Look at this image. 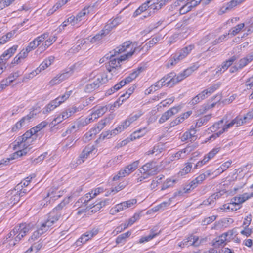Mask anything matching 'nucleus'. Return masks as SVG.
<instances>
[{"label":"nucleus","instance_id":"864d4df0","mask_svg":"<svg viewBox=\"0 0 253 253\" xmlns=\"http://www.w3.org/2000/svg\"><path fill=\"white\" fill-rule=\"evenodd\" d=\"M105 36V35L102 34V31H101L99 33L97 34L91 38L90 42L92 43H95L96 42H98Z\"/></svg>","mask_w":253,"mask_h":253},{"label":"nucleus","instance_id":"c756f323","mask_svg":"<svg viewBox=\"0 0 253 253\" xmlns=\"http://www.w3.org/2000/svg\"><path fill=\"white\" fill-rule=\"evenodd\" d=\"M131 235V232L127 231L126 233H123L119 235L116 239V242L117 244L125 242L126 239Z\"/></svg>","mask_w":253,"mask_h":253},{"label":"nucleus","instance_id":"4468645a","mask_svg":"<svg viewBox=\"0 0 253 253\" xmlns=\"http://www.w3.org/2000/svg\"><path fill=\"white\" fill-rule=\"evenodd\" d=\"M98 231L97 229H93L92 230L86 232L77 241V244H79L80 242L83 244L85 243L93 236L96 235L98 233Z\"/></svg>","mask_w":253,"mask_h":253},{"label":"nucleus","instance_id":"aec40b11","mask_svg":"<svg viewBox=\"0 0 253 253\" xmlns=\"http://www.w3.org/2000/svg\"><path fill=\"white\" fill-rule=\"evenodd\" d=\"M243 0H232L229 2L227 3L225 6H222L221 10L224 13L226 11L231 9L233 7L241 3Z\"/></svg>","mask_w":253,"mask_h":253},{"label":"nucleus","instance_id":"412c9836","mask_svg":"<svg viewBox=\"0 0 253 253\" xmlns=\"http://www.w3.org/2000/svg\"><path fill=\"white\" fill-rule=\"evenodd\" d=\"M154 0H149L146 2L142 4L134 12L133 16L136 17L140 14L142 12L145 11L148 8L150 7L149 4Z\"/></svg>","mask_w":253,"mask_h":253},{"label":"nucleus","instance_id":"b1692460","mask_svg":"<svg viewBox=\"0 0 253 253\" xmlns=\"http://www.w3.org/2000/svg\"><path fill=\"white\" fill-rule=\"evenodd\" d=\"M166 84H160V81H159L155 83V84L151 86H150L148 89L145 90L146 94H149L151 92H155L159 89L161 88L163 85Z\"/></svg>","mask_w":253,"mask_h":253},{"label":"nucleus","instance_id":"9b49d317","mask_svg":"<svg viewBox=\"0 0 253 253\" xmlns=\"http://www.w3.org/2000/svg\"><path fill=\"white\" fill-rule=\"evenodd\" d=\"M180 107L179 106L174 107L167 111L165 112L161 116L159 120L160 124L163 123L167 121L170 117L178 112Z\"/></svg>","mask_w":253,"mask_h":253},{"label":"nucleus","instance_id":"cd10ccee","mask_svg":"<svg viewBox=\"0 0 253 253\" xmlns=\"http://www.w3.org/2000/svg\"><path fill=\"white\" fill-rule=\"evenodd\" d=\"M91 152L92 151L90 150V148L88 147H85L80 155L79 159L78 160L77 163L78 164H81L82 162H84V159L87 158L88 155L90 153H91Z\"/></svg>","mask_w":253,"mask_h":253},{"label":"nucleus","instance_id":"8fccbe9b","mask_svg":"<svg viewBox=\"0 0 253 253\" xmlns=\"http://www.w3.org/2000/svg\"><path fill=\"white\" fill-rule=\"evenodd\" d=\"M192 164L191 163H187L186 166L182 169V171L180 172L181 175L186 174L189 172L192 169Z\"/></svg>","mask_w":253,"mask_h":253},{"label":"nucleus","instance_id":"c03bdc74","mask_svg":"<svg viewBox=\"0 0 253 253\" xmlns=\"http://www.w3.org/2000/svg\"><path fill=\"white\" fill-rule=\"evenodd\" d=\"M23 196V195H20L16 192L14 195L12 196L10 199V203L13 205L15 204L20 201V198Z\"/></svg>","mask_w":253,"mask_h":253},{"label":"nucleus","instance_id":"5fc2aeb1","mask_svg":"<svg viewBox=\"0 0 253 253\" xmlns=\"http://www.w3.org/2000/svg\"><path fill=\"white\" fill-rule=\"evenodd\" d=\"M175 76V73L171 72L169 74H167L163 78H162L160 81V84H163L166 82L167 81H169L170 79H173V77Z\"/></svg>","mask_w":253,"mask_h":253},{"label":"nucleus","instance_id":"680f3d73","mask_svg":"<svg viewBox=\"0 0 253 253\" xmlns=\"http://www.w3.org/2000/svg\"><path fill=\"white\" fill-rule=\"evenodd\" d=\"M237 197L238 198V200L241 204L251 197V196H250V195H249L248 193H244L241 195L237 196Z\"/></svg>","mask_w":253,"mask_h":253},{"label":"nucleus","instance_id":"a18cd8bd","mask_svg":"<svg viewBox=\"0 0 253 253\" xmlns=\"http://www.w3.org/2000/svg\"><path fill=\"white\" fill-rule=\"evenodd\" d=\"M113 26H112L111 23H110V22L108 21L107 24L105 26L104 28H103V29H102L101 30L102 31V34L104 35H107L108 34H109V33L110 32V31H111V30L113 28Z\"/></svg>","mask_w":253,"mask_h":253},{"label":"nucleus","instance_id":"bb28decb","mask_svg":"<svg viewBox=\"0 0 253 253\" xmlns=\"http://www.w3.org/2000/svg\"><path fill=\"white\" fill-rule=\"evenodd\" d=\"M17 48L18 45H14L4 51L2 54V56L7 57V58H5V60H7L9 58H10L17 50Z\"/></svg>","mask_w":253,"mask_h":253},{"label":"nucleus","instance_id":"bf43d9fd","mask_svg":"<svg viewBox=\"0 0 253 253\" xmlns=\"http://www.w3.org/2000/svg\"><path fill=\"white\" fill-rule=\"evenodd\" d=\"M15 0H1L0 2L1 5L0 8L2 9L3 8L9 6Z\"/></svg>","mask_w":253,"mask_h":253},{"label":"nucleus","instance_id":"6ab92c4d","mask_svg":"<svg viewBox=\"0 0 253 253\" xmlns=\"http://www.w3.org/2000/svg\"><path fill=\"white\" fill-rule=\"evenodd\" d=\"M132 123L130 120L128 118L126 120L124 121L121 125L118 126L116 128L113 129V133L114 134H117L119 132H121L125 128L127 127Z\"/></svg>","mask_w":253,"mask_h":253},{"label":"nucleus","instance_id":"0e129e2a","mask_svg":"<svg viewBox=\"0 0 253 253\" xmlns=\"http://www.w3.org/2000/svg\"><path fill=\"white\" fill-rule=\"evenodd\" d=\"M65 3V2H64L63 0L61 2L57 3L55 5H54L52 9L49 10V12L51 14L53 13L54 12L60 8Z\"/></svg>","mask_w":253,"mask_h":253},{"label":"nucleus","instance_id":"f704fd0d","mask_svg":"<svg viewBox=\"0 0 253 253\" xmlns=\"http://www.w3.org/2000/svg\"><path fill=\"white\" fill-rule=\"evenodd\" d=\"M224 123V119H222L218 122L214 123L210 127V129L211 132H215L219 129L222 126Z\"/></svg>","mask_w":253,"mask_h":253},{"label":"nucleus","instance_id":"c9c22d12","mask_svg":"<svg viewBox=\"0 0 253 253\" xmlns=\"http://www.w3.org/2000/svg\"><path fill=\"white\" fill-rule=\"evenodd\" d=\"M227 240H228V238L222 237V235H221L218 238L216 239L215 241L213 243L212 245L215 247H219L224 243L225 241Z\"/></svg>","mask_w":253,"mask_h":253},{"label":"nucleus","instance_id":"e2e57ef3","mask_svg":"<svg viewBox=\"0 0 253 253\" xmlns=\"http://www.w3.org/2000/svg\"><path fill=\"white\" fill-rule=\"evenodd\" d=\"M210 159H209V156L206 155L204 158L202 160L199 161L194 167V169H197L198 167H201L202 165L205 164L206 162H207Z\"/></svg>","mask_w":253,"mask_h":253},{"label":"nucleus","instance_id":"3c124183","mask_svg":"<svg viewBox=\"0 0 253 253\" xmlns=\"http://www.w3.org/2000/svg\"><path fill=\"white\" fill-rule=\"evenodd\" d=\"M134 90V87L129 88L126 92V93H123L121 95V97H125V98H123L122 99V102L126 100V99L129 97L130 95L132 93L133 90Z\"/></svg>","mask_w":253,"mask_h":253},{"label":"nucleus","instance_id":"a878e982","mask_svg":"<svg viewBox=\"0 0 253 253\" xmlns=\"http://www.w3.org/2000/svg\"><path fill=\"white\" fill-rule=\"evenodd\" d=\"M222 195V193H221V191L216 192L210 196L206 200L204 201L203 204L205 205H211L212 202H213L214 199H218Z\"/></svg>","mask_w":253,"mask_h":253},{"label":"nucleus","instance_id":"37998d69","mask_svg":"<svg viewBox=\"0 0 253 253\" xmlns=\"http://www.w3.org/2000/svg\"><path fill=\"white\" fill-rule=\"evenodd\" d=\"M111 119L110 118H105V119L101 120L97 125L96 128L100 131H101L104 127L105 126L106 124L109 122Z\"/></svg>","mask_w":253,"mask_h":253},{"label":"nucleus","instance_id":"1a4fd4ad","mask_svg":"<svg viewBox=\"0 0 253 253\" xmlns=\"http://www.w3.org/2000/svg\"><path fill=\"white\" fill-rule=\"evenodd\" d=\"M35 109L31 111L29 114L26 116L23 117L20 121H19L13 127L12 130L16 131L17 129H20L22 126L27 123H29L30 120L36 115L37 113H35Z\"/></svg>","mask_w":253,"mask_h":253},{"label":"nucleus","instance_id":"423d86ee","mask_svg":"<svg viewBox=\"0 0 253 253\" xmlns=\"http://www.w3.org/2000/svg\"><path fill=\"white\" fill-rule=\"evenodd\" d=\"M206 240L204 238H199L193 235H191L188 237L184 239L179 243V246L181 248H184L185 246H193L194 247H198L201 243L205 242Z\"/></svg>","mask_w":253,"mask_h":253},{"label":"nucleus","instance_id":"20e7f679","mask_svg":"<svg viewBox=\"0 0 253 253\" xmlns=\"http://www.w3.org/2000/svg\"><path fill=\"white\" fill-rule=\"evenodd\" d=\"M23 148L22 150L17 151L13 153L10 156L9 158L3 159L0 161V168L4 166L8 165L10 164V161L17 159L19 157L25 155L29 152L31 148H29L27 146L26 144H24L23 146Z\"/></svg>","mask_w":253,"mask_h":253},{"label":"nucleus","instance_id":"393cba45","mask_svg":"<svg viewBox=\"0 0 253 253\" xmlns=\"http://www.w3.org/2000/svg\"><path fill=\"white\" fill-rule=\"evenodd\" d=\"M211 117V114H208L198 119L195 124L196 127H199L201 126L206 124Z\"/></svg>","mask_w":253,"mask_h":253},{"label":"nucleus","instance_id":"39448f33","mask_svg":"<svg viewBox=\"0 0 253 253\" xmlns=\"http://www.w3.org/2000/svg\"><path fill=\"white\" fill-rule=\"evenodd\" d=\"M108 81L107 76L104 74L98 77L93 83L87 84L85 86L84 91L85 92H91Z\"/></svg>","mask_w":253,"mask_h":253},{"label":"nucleus","instance_id":"ea45409f","mask_svg":"<svg viewBox=\"0 0 253 253\" xmlns=\"http://www.w3.org/2000/svg\"><path fill=\"white\" fill-rule=\"evenodd\" d=\"M22 182H20L19 184H17L15 188V190H17V192L18 194H20V195H24V194L26 193L27 192L30 191V189H23V185H22Z\"/></svg>","mask_w":253,"mask_h":253},{"label":"nucleus","instance_id":"f3484780","mask_svg":"<svg viewBox=\"0 0 253 253\" xmlns=\"http://www.w3.org/2000/svg\"><path fill=\"white\" fill-rule=\"evenodd\" d=\"M72 91L70 90L69 91H67L64 94L62 95L61 96H59L56 98L55 99L51 101V102L53 105H56V107L59 106L62 102H64L67 98L69 97L71 95Z\"/></svg>","mask_w":253,"mask_h":253},{"label":"nucleus","instance_id":"4be33fe9","mask_svg":"<svg viewBox=\"0 0 253 253\" xmlns=\"http://www.w3.org/2000/svg\"><path fill=\"white\" fill-rule=\"evenodd\" d=\"M156 230L152 229L151 230L150 234L147 236L142 237L138 242L139 243L141 244L143 243L144 242H148L150 240H151L152 239H153L154 237H155L157 235H159L160 233V231H159L158 233H156Z\"/></svg>","mask_w":253,"mask_h":253},{"label":"nucleus","instance_id":"69168bd1","mask_svg":"<svg viewBox=\"0 0 253 253\" xmlns=\"http://www.w3.org/2000/svg\"><path fill=\"white\" fill-rule=\"evenodd\" d=\"M197 69V67H195V66L191 67L190 68H188L186 69H185L183 72V74L185 76V78L187 77L189 75H190L192 73Z\"/></svg>","mask_w":253,"mask_h":253},{"label":"nucleus","instance_id":"f257e3e1","mask_svg":"<svg viewBox=\"0 0 253 253\" xmlns=\"http://www.w3.org/2000/svg\"><path fill=\"white\" fill-rule=\"evenodd\" d=\"M194 44H190L181 49L169 60L168 66L169 67V65L173 66L180 60L184 59L194 48Z\"/></svg>","mask_w":253,"mask_h":253},{"label":"nucleus","instance_id":"f8f14e48","mask_svg":"<svg viewBox=\"0 0 253 253\" xmlns=\"http://www.w3.org/2000/svg\"><path fill=\"white\" fill-rule=\"evenodd\" d=\"M237 59L238 57L236 56H233L228 60L224 61L221 64V66H219L218 68L216 69L217 70L216 71V74H221L225 71Z\"/></svg>","mask_w":253,"mask_h":253},{"label":"nucleus","instance_id":"6e6552de","mask_svg":"<svg viewBox=\"0 0 253 253\" xmlns=\"http://www.w3.org/2000/svg\"><path fill=\"white\" fill-rule=\"evenodd\" d=\"M54 57L53 56H50L47 59H45L40 65L38 68H37L35 71H33L32 72H31L28 75L29 77L28 78H32L34 76H36L40 72H41L42 70H44V69L47 68L52 63V62L54 61Z\"/></svg>","mask_w":253,"mask_h":253},{"label":"nucleus","instance_id":"49530a36","mask_svg":"<svg viewBox=\"0 0 253 253\" xmlns=\"http://www.w3.org/2000/svg\"><path fill=\"white\" fill-rule=\"evenodd\" d=\"M38 45L39 43H37L36 42V40H34L29 43V45L26 47L25 49L29 52L31 50L36 48Z\"/></svg>","mask_w":253,"mask_h":253},{"label":"nucleus","instance_id":"774afa93","mask_svg":"<svg viewBox=\"0 0 253 253\" xmlns=\"http://www.w3.org/2000/svg\"><path fill=\"white\" fill-rule=\"evenodd\" d=\"M123 202L125 204V207L126 208L131 207L132 205L136 204L137 200L136 199H132Z\"/></svg>","mask_w":253,"mask_h":253},{"label":"nucleus","instance_id":"473e14b6","mask_svg":"<svg viewBox=\"0 0 253 253\" xmlns=\"http://www.w3.org/2000/svg\"><path fill=\"white\" fill-rule=\"evenodd\" d=\"M245 25L244 23H240L237 25L236 26L233 27L232 28L230 32V33H229L228 35L229 34H232L233 36H235L237 34H238L244 27Z\"/></svg>","mask_w":253,"mask_h":253},{"label":"nucleus","instance_id":"338daca9","mask_svg":"<svg viewBox=\"0 0 253 253\" xmlns=\"http://www.w3.org/2000/svg\"><path fill=\"white\" fill-rule=\"evenodd\" d=\"M160 40L159 37H154L148 43H146L145 46H147V48L150 47L151 46H153L156 43H157Z\"/></svg>","mask_w":253,"mask_h":253},{"label":"nucleus","instance_id":"6e6d98bb","mask_svg":"<svg viewBox=\"0 0 253 253\" xmlns=\"http://www.w3.org/2000/svg\"><path fill=\"white\" fill-rule=\"evenodd\" d=\"M88 207H89L90 209H93L92 211L96 212L102 207V206H101L99 203L97 201L92 205H90Z\"/></svg>","mask_w":253,"mask_h":253},{"label":"nucleus","instance_id":"09e8293b","mask_svg":"<svg viewBox=\"0 0 253 253\" xmlns=\"http://www.w3.org/2000/svg\"><path fill=\"white\" fill-rule=\"evenodd\" d=\"M91 196L92 195V194H90V192L87 193L85 195V197L80 198L78 202H80L83 204H85V205H86L87 203L91 199L93 198Z\"/></svg>","mask_w":253,"mask_h":253},{"label":"nucleus","instance_id":"a19ab883","mask_svg":"<svg viewBox=\"0 0 253 253\" xmlns=\"http://www.w3.org/2000/svg\"><path fill=\"white\" fill-rule=\"evenodd\" d=\"M253 118V108L248 112L243 118H241V120L243 122V124L247 123L249 120L252 119Z\"/></svg>","mask_w":253,"mask_h":253},{"label":"nucleus","instance_id":"0eeeda50","mask_svg":"<svg viewBox=\"0 0 253 253\" xmlns=\"http://www.w3.org/2000/svg\"><path fill=\"white\" fill-rule=\"evenodd\" d=\"M108 108L106 106H99L94 111H92L90 116L85 120V124L90 123L91 122L102 116L107 111Z\"/></svg>","mask_w":253,"mask_h":253},{"label":"nucleus","instance_id":"2f4dec72","mask_svg":"<svg viewBox=\"0 0 253 253\" xmlns=\"http://www.w3.org/2000/svg\"><path fill=\"white\" fill-rule=\"evenodd\" d=\"M220 85L221 83L219 82L212 84L211 86L205 90L208 93V95H210L213 93L216 90H217L220 86Z\"/></svg>","mask_w":253,"mask_h":253},{"label":"nucleus","instance_id":"de8ad7c7","mask_svg":"<svg viewBox=\"0 0 253 253\" xmlns=\"http://www.w3.org/2000/svg\"><path fill=\"white\" fill-rule=\"evenodd\" d=\"M221 99V95H216V96H214L213 97H212L211 99L212 100H216V101L215 102H214L212 104H211V105H208L207 106V108H206V110H208V109H210L211 108H213L215 105H216V104L218 102H219L220 101Z\"/></svg>","mask_w":253,"mask_h":253},{"label":"nucleus","instance_id":"4c0bfd02","mask_svg":"<svg viewBox=\"0 0 253 253\" xmlns=\"http://www.w3.org/2000/svg\"><path fill=\"white\" fill-rule=\"evenodd\" d=\"M44 231H42V228H41L40 227L37 231H35L33 233L32 235L31 236L30 239H29L30 241V240L32 241H34L36 239H37L40 236L42 235L44 233Z\"/></svg>","mask_w":253,"mask_h":253},{"label":"nucleus","instance_id":"c85d7f7f","mask_svg":"<svg viewBox=\"0 0 253 253\" xmlns=\"http://www.w3.org/2000/svg\"><path fill=\"white\" fill-rule=\"evenodd\" d=\"M61 214L60 212H54L52 211L49 214L48 219L50 221L53 220V223L57 222L61 217Z\"/></svg>","mask_w":253,"mask_h":253},{"label":"nucleus","instance_id":"e433bc0d","mask_svg":"<svg viewBox=\"0 0 253 253\" xmlns=\"http://www.w3.org/2000/svg\"><path fill=\"white\" fill-rule=\"evenodd\" d=\"M143 114V112L141 110H139L135 113H133L131 114L128 118L130 120V122L132 123L137 120L140 117H141Z\"/></svg>","mask_w":253,"mask_h":253},{"label":"nucleus","instance_id":"7ed1b4c3","mask_svg":"<svg viewBox=\"0 0 253 253\" xmlns=\"http://www.w3.org/2000/svg\"><path fill=\"white\" fill-rule=\"evenodd\" d=\"M80 65V63H77L75 64L73 66L69 68V69H67L65 70V72L60 74V75H57L52 80H51L49 84L51 86L54 85L55 84H58L63 81L66 80L70 77L73 72V70L76 67H79Z\"/></svg>","mask_w":253,"mask_h":253},{"label":"nucleus","instance_id":"052dcab7","mask_svg":"<svg viewBox=\"0 0 253 253\" xmlns=\"http://www.w3.org/2000/svg\"><path fill=\"white\" fill-rule=\"evenodd\" d=\"M49 36V34L48 33H45L41 35L40 36L38 37L34 40H36V42L37 43H39V45L45 39L47 38Z\"/></svg>","mask_w":253,"mask_h":253},{"label":"nucleus","instance_id":"dca6fc26","mask_svg":"<svg viewBox=\"0 0 253 253\" xmlns=\"http://www.w3.org/2000/svg\"><path fill=\"white\" fill-rule=\"evenodd\" d=\"M253 60V52L249 53L246 57L239 60L238 62V67L239 69H241Z\"/></svg>","mask_w":253,"mask_h":253},{"label":"nucleus","instance_id":"7c9ffc66","mask_svg":"<svg viewBox=\"0 0 253 253\" xmlns=\"http://www.w3.org/2000/svg\"><path fill=\"white\" fill-rule=\"evenodd\" d=\"M89 8H92L90 6L86 7L84 8L80 13H79L76 17V21H81V18L83 16H85L87 14H88L89 13Z\"/></svg>","mask_w":253,"mask_h":253},{"label":"nucleus","instance_id":"5701e85b","mask_svg":"<svg viewBox=\"0 0 253 253\" xmlns=\"http://www.w3.org/2000/svg\"><path fill=\"white\" fill-rule=\"evenodd\" d=\"M235 124L237 126L242 125L243 122L241 120V118L238 116L236 117L230 123L224 125L222 128L224 129L225 131H226L228 128L233 126Z\"/></svg>","mask_w":253,"mask_h":253},{"label":"nucleus","instance_id":"9d476101","mask_svg":"<svg viewBox=\"0 0 253 253\" xmlns=\"http://www.w3.org/2000/svg\"><path fill=\"white\" fill-rule=\"evenodd\" d=\"M158 168L155 163L152 162L144 165L139 169V171L141 173L146 171L149 173V175H155L158 173Z\"/></svg>","mask_w":253,"mask_h":253},{"label":"nucleus","instance_id":"4d7b16f0","mask_svg":"<svg viewBox=\"0 0 253 253\" xmlns=\"http://www.w3.org/2000/svg\"><path fill=\"white\" fill-rule=\"evenodd\" d=\"M174 182V180L171 181L170 179H167L166 182L164 183L163 184L161 190H164L166 189L167 188L171 187L173 185Z\"/></svg>","mask_w":253,"mask_h":253},{"label":"nucleus","instance_id":"ddd939ff","mask_svg":"<svg viewBox=\"0 0 253 253\" xmlns=\"http://www.w3.org/2000/svg\"><path fill=\"white\" fill-rule=\"evenodd\" d=\"M198 184V183L196 182L195 179H194L191 181L188 185L184 187L182 190H180L177 192H175L174 193V196H180L183 193H189L191 190L196 188Z\"/></svg>","mask_w":253,"mask_h":253},{"label":"nucleus","instance_id":"2eb2a0df","mask_svg":"<svg viewBox=\"0 0 253 253\" xmlns=\"http://www.w3.org/2000/svg\"><path fill=\"white\" fill-rule=\"evenodd\" d=\"M33 228V225L31 224L22 223L16 226L18 233L20 232V234H22L24 236L29 231L32 230Z\"/></svg>","mask_w":253,"mask_h":253},{"label":"nucleus","instance_id":"603ef678","mask_svg":"<svg viewBox=\"0 0 253 253\" xmlns=\"http://www.w3.org/2000/svg\"><path fill=\"white\" fill-rule=\"evenodd\" d=\"M116 134H114L113 133V130L109 131H106L105 132H102L100 135L99 139L104 140L105 138H110L111 136L115 135Z\"/></svg>","mask_w":253,"mask_h":253},{"label":"nucleus","instance_id":"13d9d810","mask_svg":"<svg viewBox=\"0 0 253 253\" xmlns=\"http://www.w3.org/2000/svg\"><path fill=\"white\" fill-rule=\"evenodd\" d=\"M190 10H191V9L189 4L187 2L184 5L181 7L179 10V12L181 14H184Z\"/></svg>","mask_w":253,"mask_h":253},{"label":"nucleus","instance_id":"79ce46f5","mask_svg":"<svg viewBox=\"0 0 253 253\" xmlns=\"http://www.w3.org/2000/svg\"><path fill=\"white\" fill-rule=\"evenodd\" d=\"M42 246V243H40L39 242L35 243L29 249V251H31L32 253L35 252V253H36L41 249Z\"/></svg>","mask_w":253,"mask_h":253},{"label":"nucleus","instance_id":"58836bf2","mask_svg":"<svg viewBox=\"0 0 253 253\" xmlns=\"http://www.w3.org/2000/svg\"><path fill=\"white\" fill-rule=\"evenodd\" d=\"M139 163V161L137 160L126 167L127 169V171L128 172L131 173L132 172L134 171L138 168Z\"/></svg>","mask_w":253,"mask_h":253},{"label":"nucleus","instance_id":"72a5a7b5","mask_svg":"<svg viewBox=\"0 0 253 253\" xmlns=\"http://www.w3.org/2000/svg\"><path fill=\"white\" fill-rule=\"evenodd\" d=\"M54 223L53 222V220L50 221L49 219L47 218V219L43 223L41 226V228H42V231H44V232H45L46 231L48 230L49 227H50L52 225H53Z\"/></svg>","mask_w":253,"mask_h":253},{"label":"nucleus","instance_id":"a211bd4d","mask_svg":"<svg viewBox=\"0 0 253 253\" xmlns=\"http://www.w3.org/2000/svg\"><path fill=\"white\" fill-rule=\"evenodd\" d=\"M185 77L182 73H180L177 76L175 74V76L173 77V79H170L169 81L166 83L167 86H172L176 83L181 81L182 80L185 79Z\"/></svg>","mask_w":253,"mask_h":253},{"label":"nucleus","instance_id":"f03ea898","mask_svg":"<svg viewBox=\"0 0 253 253\" xmlns=\"http://www.w3.org/2000/svg\"><path fill=\"white\" fill-rule=\"evenodd\" d=\"M135 49L133 51L128 52L126 54H124L120 56V58H113L109 62L110 68H107L109 72H112V74L116 75L118 73H116L117 68H120L121 65L120 63L127 59L128 57H131L134 53Z\"/></svg>","mask_w":253,"mask_h":253}]
</instances>
